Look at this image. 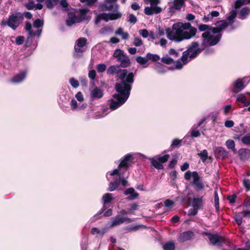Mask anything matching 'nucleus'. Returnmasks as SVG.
<instances>
[{"mask_svg":"<svg viewBox=\"0 0 250 250\" xmlns=\"http://www.w3.org/2000/svg\"><path fill=\"white\" fill-rule=\"evenodd\" d=\"M137 18L135 16L132 14L129 15L127 21L130 23L135 24L137 22Z\"/></svg>","mask_w":250,"mask_h":250,"instance_id":"8fccbe9b","label":"nucleus"},{"mask_svg":"<svg viewBox=\"0 0 250 250\" xmlns=\"http://www.w3.org/2000/svg\"><path fill=\"white\" fill-rule=\"evenodd\" d=\"M70 83L74 88H77L79 85V82L74 78H72L69 80Z\"/></svg>","mask_w":250,"mask_h":250,"instance_id":"603ef678","label":"nucleus"},{"mask_svg":"<svg viewBox=\"0 0 250 250\" xmlns=\"http://www.w3.org/2000/svg\"><path fill=\"white\" fill-rule=\"evenodd\" d=\"M116 35H121L122 39L124 40H128L129 37L127 32H124L122 28H119L115 32Z\"/></svg>","mask_w":250,"mask_h":250,"instance_id":"bb28decb","label":"nucleus"},{"mask_svg":"<svg viewBox=\"0 0 250 250\" xmlns=\"http://www.w3.org/2000/svg\"><path fill=\"white\" fill-rule=\"evenodd\" d=\"M201 51V49L199 47V44L197 42H193L189 46L188 49L183 52L181 57V61H178L176 63V68L181 69L183 65L187 64L190 59L196 57Z\"/></svg>","mask_w":250,"mask_h":250,"instance_id":"423d86ee","label":"nucleus"},{"mask_svg":"<svg viewBox=\"0 0 250 250\" xmlns=\"http://www.w3.org/2000/svg\"><path fill=\"white\" fill-rule=\"evenodd\" d=\"M88 77L92 80H94L96 77V72L94 70H91L89 71Z\"/></svg>","mask_w":250,"mask_h":250,"instance_id":"69168bd1","label":"nucleus"},{"mask_svg":"<svg viewBox=\"0 0 250 250\" xmlns=\"http://www.w3.org/2000/svg\"><path fill=\"white\" fill-rule=\"evenodd\" d=\"M249 150L248 149L242 148L239 150L238 154L241 160H245L248 157Z\"/></svg>","mask_w":250,"mask_h":250,"instance_id":"cd10ccee","label":"nucleus"},{"mask_svg":"<svg viewBox=\"0 0 250 250\" xmlns=\"http://www.w3.org/2000/svg\"><path fill=\"white\" fill-rule=\"evenodd\" d=\"M185 3L184 0H174L171 5L169 7L170 11L174 12L175 10H180L181 9Z\"/></svg>","mask_w":250,"mask_h":250,"instance_id":"4be33fe9","label":"nucleus"},{"mask_svg":"<svg viewBox=\"0 0 250 250\" xmlns=\"http://www.w3.org/2000/svg\"><path fill=\"white\" fill-rule=\"evenodd\" d=\"M26 75L27 72L25 70L21 71L11 80V82L14 83H20L24 80Z\"/></svg>","mask_w":250,"mask_h":250,"instance_id":"aec40b11","label":"nucleus"},{"mask_svg":"<svg viewBox=\"0 0 250 250\" xmlns=\"http://www.w3.org/2000/svg\"><path fill=\"white\" fill-rule=\"evenodd\" d=\"M243 185L247 190H250V180L248 179H245L243 180Z\"/></svg>","mask_w":250,"mask_h":250,"instance_id":"13d9d810","label":"nucleus"},{"mask_svg":"<svg viewBox=\"0 0 250 250\" xmlns=\"http://www.w3.org/2000/svg\"><path fill=\"white\" fill-rule=\"evenodd\" d=\"M106 68V66L104 63H100L97 65V69L98 72L102 73L104 72Z\"/></svg>","mask_w":250,"mask_h":250,"instance_id":"49530a36","label":"nucleus"},{"mask_svg":"<svg viewBox=\"0 0 250 250\" xmlns=\"http://www.w3.org/2000/svg\"><path fill=\"white\" fill-rule=\"evenodd\" d=\"M25 6L28 10H32L35 8V4L34 1L29 0Z\"/></svg>","mask_w":250,"mask_h":250,"instance_id":"3c124183","label":"nucleus"},{"mask_svg":"<svg viewBox=\"0 0 250 250\" xmlns=\"http://www.w3.org/2000/svg\"><path fill=\"white\" fill-rule=\"evenodd\" d=\"M113 57L117 59L122 67H127L130 65L131 62L129 57L124 51L120 49H117L113 53Z\"/></svg>","mask_w":250,"mask_h":250,"instance_id":"1a4fd4ad","label":"nucleus"},{"mask_svg":"<svg viewBox=\"0 0 250 250\" xmlns=\"http://www.w3.org/2000/svg\"><path fill=\"white\" fill-rule=\"evenodd\" d=\"M71 109L73 110H75L77 109H80V108L78 107L77 106V102L75 99H72L70 103Z\"/></svg>","mask_w":250,"mask_h":250,"instance_id":"5fc2aeb1","label":"nucleus"},{"mask_svg":"<svg viewBox=\"0 0 250 250\" xmlns=\"http://www.w3.org/2000/svg\"><path fill=\"white\" fill-rule=\"evenodd\" d=\"M231 108V106L230 104H228L224 106L223 107L224 113L226 115L229 111Z\"/></svg>","mask_w":250,"mask_h":250,"instance_id":"680f3d73","label":"nucleus"},{"mask_svg":"<svg viewBox=\"0 0 250 250\" xmlns=\"http://www.w3.org/2000/svg\"><path fill=\"white\" fill-rule=\"evenodd\" d=\"M87 39L85 38H80L76 42L74 47V56L80 58L82 56L83 53L85 51V46L87 43Z\"/></svg>","mask_w":250,"mask_h":250,"instance_id":"9b49d317","label":"nucleus"},{"mask_svg":"<svg viewBox=\"0 0 250 250\" xmlns=\"http://www.w3.org/2000/svg\"><path fill=\"white\" fill-rule=\"evenodd\" d=\"M89 10L87 8L80 9L76 13L70 12L68 14L66 23L68 26H71L76 23H79L83 21L88 20L90 17L88 15Z\"/></svg>","mask_w":250,"mask_h":250,"instance_id":"0eeeda50","label":"nucleus"},{"mask_svg":"<svg viewBox=\"0 0 250 250\" xmlns=\"http://www.w3.org/2000/svg\"><path fill=\"white\" fill-rule=\"evenodd\" d=\"M76 98L79 101V102H83L84 100L83 95L82 93L81 92H78L76 95H75Z\"/></svg>","mask_w":250,"mask_h":250,"instance_id":"0e129e2a","label":"nucleus"},{"mask_svg":"<svg viewBox=\"0 0 250 250\" xmlns=\"http://www.w3.org/2000/svg\"><path fill=\"white\" fill-rule=\"evenodd\" d=\"M208 238L213 245H220L225 242V238L217 234L208 233Z\"/></svg>","mask_w":250,"mask_h":250,"instance_id":"dca6fc26","label":"nucleus"},{"mask_svg":"<svg viewBox=\"0 0 250 250\" xmlns=\"http://www.w3.org/2000/svg\"><path fill=\"white\" fill-rule=\"evenodd\" d=\"M146 55L148 62L149 61H151L152 62H156L160 59V57L157 54H153L148 53Z\"/></svg>","mask_w":250,"mask_h":250,"instance_id":"72a5a7b5","label":"nucleus"},{"mask_svg":"<svg viewBox=\"0 0 250 250\" xmlns=\"http://www.w3.org/2000/svg\"><path fill=\"white\" fill-rule=\"evenodd\" d=\"M164 250H175V246L173 241H169L163 245Z\"/></svg>","mask_w":250,"mask_h":250,"instance_id":"473e14b6","label":"nucleus"},{"mask_svg":"<svg viewBox=\"0 0 250 250\" xmlns=\"http://www.w3.org/2000/svg\"><path fill=\"white\" fill-rule=\"evenodd\" d=\"M199 156L202 159L203 162H205L208 157V153L206 149H204L199 154Z\"/></svg>","mask_w":250,"mask_h":250,"instance_id":"a19ab883","label":"nucleus"},{"mask_svg":"<svg viewBox=\"0 0 250 250\" xmlns=\"http://www.w3.org/2000/svg\"><path fill=\"white\" fill-rule=\"evenodd\" d=\"M90 98L91 100L99 99L103 97V91L98 87H95L90 90Z\"/></svg>","mask_w":250,"mask_h":250,"instance_id":"6ab92c4d","label":"nucleus"},{"mask_svg":"<svg viewBox=\"0 0 250 250\" xmlns=\"http://www.w3.org/2000/svg\"><path fill=\"white\" fill-rule=\"evenodd\" d=\"M234 125V122L231 120H227L225 122V126L228 128H230Z\"/></svg>","mask_w":250,"mask_h":250,"instance_id":"774afa93","label":"nucleus"},{"mask_svg":"<svg viewBox=\"0 0 250 250\" xmlns=\"http://www.w3.org/2000/svg\"><path fill=\"white\" fill-rule=\"evenodd\" d=\"M25 29L28 32V39L36 36L40 37L42 32V29H37V28H34L33 26L29 21L25 22Z\"/></svg>","mask_w":250,"mask_h":250,"instance_id":"ddd939ff","label":"nucleus"},{"mask_svg":"<svg viewBox=\"0 0 250 250\" xmlns=\"http://www.w3.org/2000/svg\"><path fill=\"white\" fill-rule=\"evenodd\" d=\"M146 4H150V6L145 8L144 12L147 15L157 14L162 11V8L158 6L160 3L159 0H144Z\"/></svg>","mask_w":250,"mask_h":250,"instance_id":"6e6552de","label":"nucleus"},{"mask_svg":"<svg viewBox=\"0 0 250 250\" xmlns=\"http://www.w3.org/2000/svg\"><path fill=\"white\" fill-rule=\"evenodd\" d=\"M139 33L144 38H147L149 35L148 32L146 29L140 30Z\"/></svg>","mask_w":250,"mask_h":250,"instance_id":"864d4df0","label":"nucleus"},{"mask_svg":"<svg viewBox=\"0 0 250 250\" xmlns=\"http://www.w3.org/2000/svg\"><path fill=\"white\" fill-rule=\"evenodd\" d=\"M124 194L126 195H129L127 197V199L129 200H133L138 198L139 194L135 191L133 188H129L125 190Z\"/></svg>","mask_w":250,"mask_h":250,"instance_id":"412c9836","label":"nucleus"},{"mask_svg":"<svg viewBox=\"0 0 250 250\" xmlns=\"http://www.w3.org/2000/svg\"><path fill=\"white\" fill-rule=\"evenodd\" d=\"M152 165L157 169H162L163 168V166L161 163H160L158 159L156 158H152L150 159Z\"/></svg>","mask_w":250,"mask_h":250,"instance_id":"c756f323","label":"nucleus"},{"mask_svg":"<svg viewBox=\"0 0 250 250\" xmlns=\"http://www.w3.org/2000/svg\"><path fill=\"white\" fill-rule=\"evenodd\" d=\"M23 21V15L20 12H16L9 16L7 25L13 30H16L20 23Z\"/></svg>","mask_w":250,"mask_h":250,"instance_id":"9d476101","label":"nucleus"},{"mask_svg":"<svg viewBox=\"0 0 250 250\" xmlns=\"http://www.w3.org/2000/svg\"><path fill=\"white\" fill-rule=\"evenodd\" d=\"M115 89L118 93L113 96V99L109 100L110 108L115 110L123 105L128 98L131 86L124 83H116Z\"/></svg>","mask_w":250,"mask_h":250,"instance_id":"7ed1b4c3","label":"nucleus"},{"mask_svg":"<svg viewBox=\"0 0 250 250\" xmlns=\"http://www.w3.org/2000/svg\"><path fill=\"white\" fill-rule=\"evenodd\" d=\"M250 13V8L247 6L243 8L239 13V18L244 20L246 18Z\"/></svg>","mask_w":250,"mask_h":250,"instance_id":"a878e982","label":"nucleus"},{"mask_svg":"<svg viewBox=\"0 0 250 250\" xmlns=\"http://www.w3.org/2000/svg\"><path fill=\"white\" fill-rule=\"evenodd\" d=\"M198 209L192 208L188 210V214L190 215H195L198 212Z\"/></svg>","mask_w":250,"mask_h":250,"instance_id":"e2e57ef3","label":"nucleus"},{"mask_svg":"<svg viewBox=\"0 0 250 250\" xmlns=\"http://www.w3.org/2000/svg\"><path fill=\"white\" fill-rule=\"evenodd\" d=\"M116 0H105L101 6L102 10H111L113 8L114 3Z\"/></svg>","mask_w":250,"mask_h":250,"instance_id":"b1692460","label":"nucleus"},{"mask_svg":"<svg viewBox=\"0 0 250 250\" xmlns=\"http://www.w3.org/2000/svg\"><path fill=\"white\" fill-rule=\"evenodd\" d=\"M245 87L242 79H238L233 82L231 85V88L233 93H237L241 91Z\"/></svg>","mask_w":250,"mask_h":250,"instance_id":"a211bd4d","label":"nucleus"},{"mask_svg":"<svg viewBox=\"0 0 250 250\" xmlns=\"http://www.w3.org/2000/svg\"><path fill=\"white\" fill-rule=\"evenodd\" d=\"M226 145L228 149H230L235 147V143L232 140H228L226 142Z\"/></svg>","mask_w":250,"mask_h":250,"instance_id":"de8ad7c7","label":"nucleus"},{"mask_svg":"<svg viewBox=\"0 0 250 250\" xmlns=\"http://www.w3.org/2000/svg\"><path fill=\"white\" fill-rule=\"evenodd\" d=\"M104 205L110 203L113 200L112 195L111 193H106L104 194L102 198Z\"/></svg>","mask_w":250,"mask_h":250,"instance_id":"2f4dec72","label":"nucleus"},{"mask_svg":"<svg viewBox=\"0 0 250 250\" xmlns=\"http://www.w3.org/2000/svg\"><path fill=\"white\" fill-rule=\"evenodd\" d=\"M169 157V155L168 154H166L164 156H159L156 158L162 164L166 162Z\"/></svg>","mask_w":250,"mask_h":250,"instance_id":"37998d69","label":"nucleus"},{"mask_svg":"<svg viewBox=\"0 0 250 250\" xmlns=\"http://www.w3.org/2000/svg\"><path fill=\"white\" fill-rule=\"evenodd\" d=\"M203 205L202 198H193L191 201V206L199 210Z\"/></svg>","mask_w":250,"mask_h":250,"instance_id":"393cba45","label":"nucleus"},{"mask_svg":"<svg viewBox=\"0 0 250 250\" xmlns=\"http://www.w3.org/2000/svg\"><path fill=\"white\" fill-rule=\"evenodd\" d=\"M153 68L159 73L163 74L166 72L165 69L160 63L155 64Z\"/></svg>","mask_w":250,"mask_h":250,"instance_id":"e433bc0d","label":"nucleus"},{"mask_svg":"<svg viewBox=\"0 0 250 250\" xmlns=\"http://www.w3.org/2000/svg\"><path fill=\"white\" fill-rule=\"evenodd\" d=\"M236 16V12L235 10H232L230 13L229 15L227 18V20L225 21L227 22V27L230 26L231 27L230 30H232L234 29V28L232 27V24L233 23V20L235 18Z\"/></svg>","mask_w":250,"mask_h":250,"instance_id":"5701e85b","label":"nucleus"},{"mask_svg":"<svg viewBox=\"0 0 250 250\" xmlns=\"http://www.w3.org/2000/svg\"><path fill=\"white\" fill-rule=\"evenodd\" d=\"M133 43L135 46L139 47L143 44V41L141 38L136 37L135 38Z\"/></svg>","mask_w":250,"mask_h":250,"instance_id":"a18cd8bd","label":"nucleus"},{"mask_svg":"<svg viewBox=\"0 0 250 250\" xmlns=\"http://www.w3.org/2000/svg\"><path fill=\"white\" fill-rule=\"evenodd\" d=\"M246 97L244 94H239L237 96L236 101L242 103H245L246 101Z\"/></svg>","mask_w":250,"mask_h":250,"instance_id":"09e8293b","label":"nucleus"},{"mask_svg":"<svg viewBox=\"0 0 250 250\" xmlns=\"http://www.w3.org/2000/svg\"><path fill=\"white\" fill-rule=\"evenodd\" d=\"M164 204L166 207L170 208L174 205V202L171 200L167 199L164 202Z\"/></svg>","mask_w":250,"mask_h":250,"instance_id":"6e6d98bb","label":"nucleus"},{"mask_svg":"<svg viewBox=\"0 0 250 250\" xmlns=\"http://www.w3.org/2000/svg\"><path fill=\"white\" fill-rule=\"evenodd\" d=\"M120 65H112L109 67L107 69V73L110 75H117V77L121 80V82L116 83H124L125 85L131 84L134 82V74L132 72L127 74L126 69H121Z\"/></svg>","mask_w":250,"mask_h":250,"instance_id":"39448f33","label":"nucleus"},{"mask_svg":"<svg viewBox=\"0 0 250 250\" xmlns=\"http://www.w3.org/2000/svg\"><path fill=\"white\" fill-rule=\"evenodd\" d=\"M59 0H46V5L47 8H52L55 5H57Z\"/></svg>","mask_w":250,"mask_h":250,"instance_id":"f704fd0d","label":"nucleus"},{"mask_svg":"<svg viewBox=\"0 0 250 250\" xmlns=\"http://www.w3.org/2000/svg\"><path fill=\"white\" fill-rule=\"evenodd\" d=\"M121 17L122 14L118 12L108 14L104 13L97 16L95 22L96 24H98L101 20L108 21L109 20H115L120 19Z\"/></svg>","mask_w":250,"mask_h":250,"instance_id":"f8f14e48","label":"nucleus"},{"mask_svg":"<svg viewBox=\"0 0 250 250\" xmlns=\"http://www.w3.org/2000/svg\"><path fill=\"white\" fill-rule=\"evenodd\" d=\"M192 184L194 185L195 189L197 191L201 190L204 188V184L200 180V177L196 171L193 172V181Z\"/></svg>","mask_w":250,"mask_h":250,"instance_id":"2eb2a0df","label":"nucleus"},{"mask_svg":"<svg viewBox=\"0 0 250 250\" xmlns=\"http://www.w3.org/2000/svg\"><path fill=\"white\" fill-rule=\"evenodd\" d=\"M215 25L213 30L204 32L202 35V49L205 50V53L207 55L213 53L214 50L206 48L215 45L220 42L222 37L220 32L227 28V24L225 21H218Z\"/></svg>","mask_w":250,"mask_h":250,"instance_id":"f03ea898","label":"nucleus"},{"mask_svg":"<svg viewBox=\"0 0 250 250\" xmlns=\"http://www.w3.org/2000/svg\"><path fill=\"white\" fill-rule=\"evenodd\" d=\"M198 28L200 31H204V32L213 29V27L206 24H200Z\"/></svg>","mask_w":250,"mask_h":250,"instance_id":"58836bf2","label":"nucleus"},{"mask_svg":"<svg viewBox=\"0 0 250 250\" xmlns=\"http://www.w3.org/2000/svg\"><path fill=\"white\" fill-rule=\"evenodd\" d=\"M43 21L41 20L40 19H38L34 21L33 26L34 28H37V29H41V27H42L43 26Z\"/></svg>","mask_w":250,"mask_h":250,"instance_id":"4c0bfd02","label":"nucleus"},{"mask_svg":"<svg viewBox=\"0 0 250 250\" xmlns=\"http://www.w3.org/2000/svg\"><path fill=\"white\" fill-rule=\"evenodd\" d=\"M241 141L245 145H250V134H247L242 137Z\"/></svg>","mask_w":250,"mask_h":250,"instance_id":"c03bdc74","label":"nucleus"},{"mask_svg":"<svg viewBox=\"0 0 250 250\" xmlns=\"http://www.w3.org/2000/svg\"><path fill=\"white\" fill-rule=\"evenodd\" d=\"M162 62L166 64H169L173 62V59L171 57L167 56L162 58Z\"/></svg>","mask_w":250,"mask_h":250,"instance_id":"79ce46f5","label":"nucleus"},{"mask_svg":"<svg viewBox=\"0 0 250 250\" xmlns=\"http://www.w3.org/2000/svg\"><path fill=\"white\" fill-rule=\"evenodd\" d=\"M184 177L186 180H189L191 177L193 178V172H191L190 171H187L185 172Z\"/></svg>","mask_w":250,"mask_h":250,"instance_id":"338daca9","label":"nucleus"},{"mask_svg":"<svg viewBox=\"0 0 250 250\" xmlns=\"http://www.w3.org/2000/svg\"><path fill=\"white\" fill-rule=\"evenodd\" d=\"M214 203H215V206L216 209H218L219 206V197L217 194V193L216 191L215 192L214 194Z\"/></svg>","mask_w":250,"mask_h":250,"instance_id":"052dcab7","label":"nucleus"},{"mask_svg":"<svg viewBox=\"0 0 250 250\" xmlns=\"http://www.w3.org/2000/svg\"><path fill=\"white\" fill-rule=\"evenodd\" d=\"M152 165L157 169H162L163 168V166L161 163H160L158 159L156 158H152L150 159Z\"/></svg>","mask_w":250,"mask_h":250,"instance_id":"c85d7f7f","label":"nucleus"},{"mask_svg":"<svg viewBox=\"0 0 250 250\" xmlns=\"http://www.w3.org/2000/svg\"><path fill=\"white\" fill-rule=\"evenodd\" d=\"M133 221V220L130 218H123L121 217L120 215H117L115 217L112 218L111 222L108 228H113L114 227L120 225L125 222L129 223Z\"/></svg>","mask_w":250,"mask_h":250,"instance_id":"4468645a","label":"nucleus"},{"mask_svg":"<svg viewBox=\"0 0 250 250\" xmlns=\"http://www.w3.org/2000/svg\"><path fill=\"white\" fill-rule=\"evenodd\" d=\"M136 61L137 62L141 65L146 64L148 62L146 55L145 57L138 56L136 58Z\"/></svg>","mask_w":250,"mask_h":250,"instance_id":"c9c22d12","label":"nucleus"},{"mask_svg":"<svg viewBox=\"0 0 250 250\" xmlns=\"http://www.w3.org/2000/svg\"><path fill=\"white\" fill-rule=\"evenodd\" d=\"M105 232V229L100 230L97 228H93L91 230V234L92 235L98 234L100 236H103Z\"/></svg>","mask_w":250,"mask_h":250,"instance_id":"7c9ffc66","label":"nucleus"},{"mask_svg":"<svg viewBox=\"0 0 250 250\" xmlns=\"http://www.w3.org/2000/svg\"><path fill=\"white\" fill-rule=\"evenodd\" d=\"M197 126L194 125L191 129L190 130L191 136L192 137H198L200 135V133L198 130H196V129Z\"/></svg>","mask_w":250,"mask_h":250,"instance_id":"ea45409f","label":"nucleus"},{"mask_svg":"<svg viewBox=\"0 0 250 250\" xmlns=\"http://www.w3.org/2000/svg\"><path fill=\"white\" fill-rule=\"evenodd\" d=\"M196 32V28L189 22H179L174 23L171 28L166 29L167 38L177 42L190 39L195 36Z\"/></svg>","mask_w":250,"mask_h":250,"instance_id":"f257e3e1","label":"nucleus"},{"mask_svg":"<svg viewBox=\"0 0 250 250\" xmlns=\"http://www.w3.org/2000/svg\"><path fill=\"white\" fill-rule=\"evenodd\" d=\"M24 41V37L23 36H19L16 38V43L18 45L22 44Z\"/></svg>","mask_w":250,"mask_h":250,"instance_id":"bf43d9fd","label":"nucleus"},{"mask_svg":"<svg viewBox=\"0 0 250 250\" xmlns=\"http://www.w3.org/2000/svg\"><path fill=\"white\" fill-rule=\"evenodd\" d=\"M133 156L131 154H127L121 160L118 168L115 169L113 171L108 172L106 176L108 177V175L110 176H115L114 182H111L110 183L108 190L110 191H112L115 190L119 186L121 183V178L122 177V168H125V171L130 166L131 163V160Z\"/></svg>","mask_w":250,"mask_h":250,"instance_id":"20e7f679","label":"nucleus"},{"mask_svg":"<svg viewBox=\"0 0 250 250\" xmlns=\"http://www.w3.org/2000/svg\"><path fill=\"white\" fill-rule=\"evenodd\" d=\"M194 236V233L192 231H186L180 234L178 241L180 243L190 240Z\"/></svg>","mask_w":250,"mask_h":250,"instance_id":"f3484780","label":"nucleus"},{"mask_svg":"<svg viewBox=\"0 0 250 250\" xmlns=\"http://www.w3.org/2000/svg\"><path fill=\"white\" fill-rule=\"evenodd\" d=\"M245 3V0H237L235 2V8L237 9L240 7Z\"/></svg>","mask_w":250,"mask_h":250,"instance_id":"4d7b16f0","label":"nucleus"}]
</instances>
